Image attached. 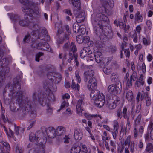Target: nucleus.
I'll return each instance as SVG.
<instances>
[{
  "label": "nucleus",
  "mask_w": 153,
  "mask_h": 153,
  "mask_svg": "<svg viewBox=\"0 0 153 153\" xmlns=\"http://www.w3.org/2000/svg\"><path fill=\"white\" fill-rule=\"evenodd\" d=\"M83 136V133L80 129H76L74 131V137L76 140H80Z\"/></svg>",
  "instance_id": "obj_25"
},
{
  "label": "nucleus",
  "mask_w": 153,
  "mask_h": 153,
  "mask_svg": "<svg viewBox=\"0 0 153 153\" xmlns=\"http://www.w3.org/2000/svg\"><path fill=\"white\" fill-rule=\"evenodd\" d=\"M47 112L49 114H51L53 111V109L51 107V106L48 104H47Z\"/></svg>",
  "instance_id": "obj_56"
},
{
  "label": "nucleus",
  "mask_w": 153,
  "mask_h": 153,
  "mask_svg": "<svg viewBox=\"0 0 153 153\" xmlns=\"http://www.w3.org/2000/svg\"><path fill=\"white\" fill-rule=\"evenodd\" d=\"M26 15L24 16L25 19H20L18 22L19 25L22 27H28L30 22H29L28 18L27 16L26 17Z\"/></svg>",
  "instance_id": "obj_19"
},
{
  "label": "nucleus",
  "mask_w": 153,
  "mask_h": 153,
  "mask_svg": "<svg viewBox=\"0 0 153 153\" xmlns=\"http://www.w3.org/2000/svg\"><path fill=\"white\" fill-rule=\"evenodd\" d=\"M122 86L120 83L115 84L114 94H118L121 92Z\"/></svg>",
  "instance_id": "obj_30"
},
{
  "label": "nucleus",
  "mask_w": 153,
  "mask_h": 153,
  "mask_svg": "<svg viewBox=\"0 0 153 153\" xmlns=\"http://www.w3.org/2000/svg\"><path fill=\"white\" fill-rule=\"evenodd\" d=\"M80 10H77L76 8L74 10V13L76 16V21L78 23L83 22L85 18V13L83 11H80Z\"/></svg>",
  "instance_id": "obj_12"
},
{
  "label": "nucleus",
  "mask_w": 153,
  "mask_h": 153,
  "mask_svg": "<svg viewBox=\"0 0 153 153\" xmlns=\"http://www.w3.org/2000/svg\"><path fill=\"white\" fill-rule=\"evenodd\" d=\"M69 3L71 4L77 10H81V3L80 0H69Z\"/></svg>",
  "instance_id": "obj_22"
},
{
  "label": "nucleus",
  "mask_w": 153,
  "mask_h": 153,
  "mask_svg": "<svg viewBox=\"0 0 153 153\" xmlns=\"http://www.w3.org/2000/svg\"><path fill=\"white\" fill-rule=\"evenodd\" d=\"M2 145L6 150H8L10 149V146L7 143L4 142L2 143Z\"/></svg>",
  "instance_id": "obj_63"
},
{
  "label": "nucleus",
  "mask_w": 153,
  "mask_h": 153,
  "mask_svg": "<svg viewBox=\"0 0 153 153\" xmlns=\"http://www.w3.org/2000/svg\"><path fill=\"white\" fill-rule=\"evenodd\" d=\"M127 74H126V78L125 81L126 82V91H127V90L128 89V88L130 87V86L132 85V81L130 80L128 78V76L127 77Z\"/></svg>",
  "instance_id": "obj_36"
},
{
  "label": "nucleus",
  "mask_w": 153,
  "mask_h": 153,
  "mask_svg": "<svg viewBox=\"0 0 153 153\" xmlns=\"http://www.w3.org/2000/svg\"><path fill=\"white\" fill-rule=\"evenodd\" d=\"M65 130V128L64 127L58 126L56 130V136H61Z\"/></svg>",
  "instance_id": "obj_28"
},
{
  "label": "nucleus",
  "mask_w": 153,
  "mask_h": 153,
  "mask_svg": "<svg viewBox=\"0 0 153 153\" xmlns=\"http://www.w3.org/2000/svg\"><path fill=\"white\" fill-rule=\"evenodd\" d=\"M61 137L62 142L65 143H69V140L70 138L68 137V136L63 135L61 136Z\"/></svg>",
  "instance_id": "obj_37"
},
{
  "label": "nucleus",
  "mask_w": 153,
  "mask_h": 153,
  "mask_svg": "<svg viewBox=\"0 0 153 153\" xmlns=\"http://www.w3.org/2000/svg\"><path fill=\"white\" fill-rule=\"evenodd\" d=\"M31 35L27 34L25 36L23 39V41L24 42L27 43H30L31 42H33L38 39L37 36L36 35V33L34 31H32L31 33Z\"/></svg>",
  "instance_id": "obj_14"
},
{
  "label": "nucleus",
  "mask_w": 153,
  "mask_h": 153,
  "mask_svg": "<svg viewBox=\"0 0 153 153\" xmlns=\"http://www.w3.org/2000/svg\"><path fill=\"white\" fill-rule=\"evenodd\" d=\"M45 131L48 136L50 138H54L56 136V130L53 127H49Z\"/></svg>",
  "instance_id": "obj_17"
},
{
  "label": "nucleus",
  "mask_w": 153,
  "mask_h": 153,
  "mask_svg": "<svg viewBox=\"0 0 153 153\" xmlns=\"http://www.w3.org/2000/svg\"><path fill=\"white\" fill-rule=\"evenodd\" d=\"M143 17L140 15V12L137 11L135 15V21L138 22H142L143 20Z\"/></svg>",
  "instance_id": "obj_33"
},
{
  "label": "nucleus",
  "mask_w": 153,
  "mask_h": 153,
  "mask_svg": "<svg viewBox=\"0 0 153 153\" xmlns=\"http://www.w3.org/2000/svg\"><path fill=\"white\" fill-rule=\"evenodd\" d=\"M60 29H58V31L59 34H62V38L61 39L59 38L57 39V42L59 44H62L68 40L70 37V34L67 33L66 32H63L62 33L60 31Z\"/></svg>",
  "instance_id": "obj_15"
},
{
  "label": "nucleus",
  "mask_w": 153,
  "mask_h": 153,
  "mask_svg": "<svg viewBox=\"0 0 153 153\" xmlns=\"http://www.w3.org/2000/svg\"><path fill=\"white\" fill-rule=\"evenodd\" d=\"M153 149V146L152 144L151 143H148L146 146V151L149 152Z\"/></svg>",
  "instance_id": "obj_52"
},
{
  "label": "nucleus",
  "mask_w": 153,
  "mask_h": 153,
  "mask_svg": "<svg viewBox=\"0 0 153 153\" xmlns=\"http://www.w3.org/2000/svg\"><path fill=\"white\" fill-rule=\"evenodd\" d=\"M20 2L24 5L22 8V10L25 13L26 15L31 17L33 14L38 15L39 13L40 10L38 7H35L34 10H33L29 7L30 4L28 1L27 0H20Z\"/></svg>",
  "instance_id": "obj_6"
},
{
  "label": "nucleus",
  "mask_w": 153,
  "mask_h": 153,
  "mask_svg": "<svg viewBox=\"0 0 153 153\" xmlns=\"http://www.w3.org/2000/svg\"><path fill=\"white\" fill-rule=\"evenodd\" d=\"M117 117H119L120 119L122 117L123 115L121 109L120 108L118 109L117 111Z\"/></svg>",
  "instance_id": "obj_59"
},
{
  "label": "nucleus",
  "mask_w": 153,
  "mask_h": 153,
  "mask_svg": "<svg viewBox=\"0 0 153 153\" xmlns=\"http://www.w3.org/2000/svg\"><path fill=\"white\" fill-rule=\"evenodd\" d=\"M126 97L129 102H131L134 100L133 94L131 91H129L127 92Z\"/></svg>",
  "instance_id": "obj_32"
},
{
  "label": "nucleus",
  "mask_w": 153,
  "mask_h": 153,
  "mask_svg": "<svg viewBox=\"0 0 153 153\" xmlns=\"http://www.w3.org/2000/svg\"><path fill=\"white\" fill-rule=\"evenodd\" d=\"M103 71L105 74L108 75L110 74L112 70L110 67H105L103 68Z\"/></svg>",
  "instance_id": "obj_42"
},
{
  "label": "nucleus",
  "mask_w": 153,
  "mask_h": 153,
  "mask_svg": "<svg viewBox=\"0 0 153 153\" xmlns=\"http://www.w3.org/2000/svg\"><path fill=\"white\" fill-rule=\"evenodd\" d=\"M111 79L113 82H116L118 80V76L116 73H112L111 76Z\"/></svg>",
  "instance_id": "obj_39"
},
{
  "label": "nucleus",
  "mask_w": 153,
  "mask_h": 153,
  "mask_svg": "<svg viewBox=\"0 0 153 153\" xmlns=\"http://www.w3.org/2000/svg\"><path fill=\"white\" fill-rule=\"evenodd\" d=\"M85 116L89 120L91 119L93 117H96L98 116L97 114L91 115L88 113H85Z\"/></svg>",
  "instance_id": "obj_48"
},
{
  "label": "nucleus",
  "mask_w": 153,
  "mask_h": 153,
  "mask_svg": "<svg viewBox=\"0 0 153 153\" xmlns=\"http://www.w3.org/2000/svg\"><path fill=\"white\" fill-rule=\"evenodd\" d=\"M68 102L65 101H64L62 103L60 109L58 110V111H60L64 107H68Z\"/></svg>",
  "instance_id": "obj_50"
},
{
  "label": "nucleus",
  "mask_w": 153,
  "mask_h": 153,
  "mask_svg": "<svg viewBox=\"0 0 153 153\" xmlns=\"http://www.w3.org/2000/svg\"><path fill=\"white\" fill-rule=\"evenodd\" d=\"M94 74V70L91 69H89V70L85 72L84 73V81L85 82L89 80L87 85V87L89 90H91L92 92H94L95 90L97 88V83L95 79L92 77Z\"/></svg>",
  "instance_id": "obj_4"
},
{
  "label": "nucleus",
  "mask_w": 153,
  "mask_h": 153,
  "mask_svg": "<svg viewBox=\"0 0 153 153\" xmlns=\"http://www.w3.org/2000/svg\"><path fill=\"white\" fill-rule=\"evenodd\" d=\"M146 105L147 106H150L151 104V100L150 98L149 97H148L146 99Z\"/></svg>",
  "instance_id": "obj_62"
},
{
  "label": "nucleus",
  "mask_w": 153,
  "mask_h": 153,
  "mask_svg": "<svg viewBox=\"0 0 153 153\" xmlns=\"http://www.w3.org/2000/svg\"><path fill=\"white\" fill-rule=\"evenodd\" d=\"M115 84L109 85L108 88V91L111 93L114 94Z\"/></svg>",
  "instance_id": "obj_40"
},
{
  "label": "nucleus",
  "mask_w": 153,
  "mask_h": 153,
  "mask_svg": "<svg viewBox=\"0 0 153 153\" xmlns=\"http://www.w3.org/2000/svg\"><path fill=\"white\" fill-rule=\"evenodd\" d=\"M33 151H34L33 153H44L45 151L43 149L41 148L39 150L38 149H36L34 150L33 149H31L28 153H31Z\"/></svg>",
  "instance_id": "obj_38"
},
{
  "label": "nucleus",
  "mask_w": 153,
  "mask_h": 153,
  "mask_svg": "<svg viewBox=\"0 0 153 153\" xmlns=\"http://www.w3.org/2000/svg\"><path fill=\"white\" fill-rule=\"evenodd\" d=\"M92 59H90V60H93V59L95 60L96 62L97 63H101L104 64L105 62L104 60V59H105V58H93Z\"/></svg>",
  "instance_id": "obj_43"
},
{
  "label": "nucleus",
  "mask_w": 153,
  "mask_h": 153,
  "mask_svg": "<svg viewBox=\"0 0 153 153\" xmlns=\"http://www.w3.org/2000/svg\"><path fill=\"white\" fill-rule=\"evenodd\" d=\"M73 30L75 33H83L80 27L77 23H75L73 25Z\"/></svg>",
  "instance_id": "obj_29"
},
{
  "label": "nucleus",
  "mask_w": 153,
  "mask_h": 153,
  "mask_svg": "<svg viewBox=\"0 0 153 153\" xmlns=\"http://www.w3.org/2000/svg\"><path fill=\"white\" fill-rule=\"evenodd\" d=\"M120 98L116 95H114L111 99H108L105 104L106 107L110 109L115 108L120 103Z\"/></svg>",
  "instance_id": "obj_10"
},
{
  "label": "nucleus",
  "mask_w": 153,
  "mask_h": 153,
  "mask_svg": "<svg viewBox=\"0 0 153 153\" xmlns=\"http://www.w3.org/2000/svg\"><path fill=\"white\" fill-rule=\"evenodd\" d=\"M8 58H0V88L4 83L6 74L9 71V68L8 66L10 63Z\"/></svg>",
  "instance_id": "obj_3"
},
{
  "label": "nucleus",
  "mask_w": 153,
  "mask_h": 153,
  "mask_svg": "<svg viewBox=\"0 0 153 153\" xmlns=\"http://www.w3.org/2000/svg\"><path fill=\"white\" fill-rule=\"evenodd\" d=\"M71 87L73 88H74L75 89H77L79 91L80 88V86L78 84L76 85L75 82H74V80L72 81V84Z\"/></svg>",
  "instance_id": "obj_47"
},
{
  "label": "nucleus",
  "mask_w": 153,
  "mask_h": 153,
  "mask_svg": "<svg viewBox=\"0 0 153 153\" xmlns=\"http://www.w3.org/2000/svg\"><path fill=\"white\" fill-rule=\"evenodd\" d=\"M41 33L38 36V39L44 40L45 41H48L50 40V38L48 34V31L45 28L42 29Z\"/></svg>",
  "instance_id": "obj_16"
},
{
  "label": "nucleus",
  "mask_w": 153,
  "mask_h": 153,
  "mask_svg": "<svg viewBox=\"0 0 153 153\" xmlns=\"http://www.w3.org/2000/svg\"><path fill=\"white\" fill-rule=\"evenodd\" d=\"M75 76L78 82L80 83L81 82L80 76L79 75V73L78 71H77L76 72Z\"/></svg>",
  "instance_id": "obj_61"
},
{
  "label": "nucleus",
  "mask_w": 153,
  "mask_h": 153,
  "mask_svg": "<svg viewBox=\"0 0 153 153\" xmlns=\"http://www.w3.org/2000/svg\"><path fill=\"white\" fill-rule=\"evenodd\" d=\"M14 126L15 127V133L17 135H18L19 134V131L21 129L22 131V133L24 131V129L23 128L17 126L15 124H14Z\"/></svg>",
  "instance_id": "obj_41"
},
{
  "label": "nucleus",
  "mask_w": 153,
  "mask_h": 153,
  "mask_svg": "<svg viewBox=\"0 0 153 153\" xmlns=\"http://www.w3.org/2000/svg\"><path fill=\"white\" fill-rule=\"evenodd\" d=\"M140 96L141 100V101L144 99H146L148 97H149L148 92H144L142 91L141 93L139 92L137 97V99L138 100V101H139V99L140 97Z\"/></svg>",
  "instance_id": "obj_24"
},
{
  "label": "nucleus",
  "mask_w": 153,
  "mask_h": 153,
  "mask_svg": "<svg viewBox=\"0 0 153 153\" xmlns=\"http://www.w3.org/2000/svg\"><path fill=\"white\" fill-rule=\"evenodd\" d=\"M32 43L31 45V46L32 48H36L38 49H39V46L41 44L40 43H37L35 42V41L31 42Z\"/></svg>",
  "instance_id": "obj_46"
},
{
  "label": "nucleus",
  "mask_w": 153,
  "mask_h": 153,
  "mask_svg": "<svg viewBox=\"0 0 153 153\" xmlns=\"http://www.w3.org/2000/svg\"><path fill=\"white\" fill-rule=\"evenodd\" d=\"M137 76V73L134 72L130 76V80L131 81H135L136 80Z\"/></svg>",
  "instance_id": "obj_51"
},
{
  "label": "nucleus",
  "mask_w": 153,
  "mask_h": 153,
  "mask_svg": "<svg viewBox=\"0 0 153 153\" xmlns=\"http://www.w3.org/2000/svg\"><path fill=\"white\" fill-rule=\"evenodd\" d=\"M90 97L94 101L96 105L99 107H101L104 105L105 102V97L103 94H100L98 91H95L94 92L91 93Z\"/></svg>",
  "instance_id": "obj_7"
},
{
  "label": "nucleus",
  "mask_w": 153,
  "mask_h": 153,
  "mask_svg": "<svg viewBox=\"0 0 153 153\" xmlns=\"http://www.w3.org/2000/svg\"><path fill=\"white\" fill-rule=\"evenodd\" d=\"M83 36L81 35H79L76 37V40L78 42L79 44L83 43Z\"/></svg>",
  "instance_id": "obj_49"
},
{
  "label": "nucleus",
  "mask_w": 153,
  "mask_h": 153,
  "mask_svg": "<svg viewBox=\"0 0 153 153\" xmlns=\"http://www.w3.org/2000/svg\"><path fill=\"white\" fill-rule=\"evenodd\" d=\"M43 88L45 92H50V91H55L56 90V86L54 85L52 81L49 79L46 81L44 83Z\"/></svg>",
  "instance_id": "obj_11"
},
{
  "label": "nucleus",
  "mask_w": 153,
  "mask_h": 153,
  "mask_svg": "<svg viewBox=\"0 0 153 153\" xmlns=\"http://www.w3.org/2000/svg\"><path fill=\"white\" fill-rule=\"evenodd\" d=\"M28 27L31 29H33V31H34L35 33V31L38 30L39 29V27L38 25L32 22H30Z\"/></svg>",
  "instance_id": "obj_34"
},
{
  "label": "nucleus",
  "mask_w": 153,
  "mask_h": 153,
  "mask_svg": "<svg viewBox=\"0 0 153 153\" xmlns=\"http://www.w3.org/2000/svg\"><path fill=\"white\" fill-rule=\"evenodd\" d=\"M91 21L94 27V30L95 33L97 36H102V33H103L105 32L106 36L108 39H111L113 34L112 30L108 28V30L105 31L104 30L102 24L103 22L108 21V19L107 16L102 14H98L95 15H92L91 16Z\"/></svg>",
  "instance_id": "obj_2"
},
{
  "label": "nucleus",
  "mask_w": 153,
  "mask_h": 153,
  "mask_svg": "<svg viewBox=\"0 0 153 153\" xmlns=\"http://www.w3.org/2000/svg\"><path fill=\"white\" fill-rule=\"evenodd\" d=\"M21 81L20 76H17L14 79L12 85L8 83L6 85L4 90V94L6 92L7 89H9L12 95V99L17 101L20 110H22L24 114L29 113L31 117L34 118L36 117V114L33 107L34 103L31 102L28 97H26L24 100H23L24 93L20 91Z\"/></svg>",
  "instance_id": "obj_1"
},
{
  "label": "nucleus",
  "mask_w": 153,
  "mask_h": 153,
  "mask_svg": "<svg viewBox=\"0 0 153 153\" xmlns=\"http://www.w3.org/2000/svg\"><path fill=\"white\" fill-rule=\"evenodd\" d=\"M69 49H70L68 54L69 57H77V48L74 42H72L70 44L69 41L64 45L63 49L64 52L59 54V57H66L67 56V53L65 52L68 51Z\"/></svg>",
  "instance_id": "obj_5"
},
{
  "label": "nucleus",
  "mask_w": 153,
  "mask_h": 153,
  "mask_svg": "<svg viewBox=\"0 0 153 153\" xmlns=\"http://www.w3.org/2000/svg\"><path fill=\"white\" fill-rule=\"evenodd\" d=\"M16 153H22V150L21 147H20L19 145H17L16 149Z\"/></svg>",
  "instance_id": "obj_57"
},
{
  "label": "nucleus",
  "mask_w": 153,
  "mask_h": 153,
  "mask_svg": "<svg viewBox=\"0 0 153 153\" xmlns=\"http://www.w3.org/2000/svg\"><path fill=\"white\" fill-rule=\"evenodd\" d=\"M141 115L140 114H139L135 120V124L136 125H138L141 120Z\"/></svg>",
  "instance_id": "obj_53"
},
{
  "label": "nucleus",
  "mask_w": 153,
  "mask_h": 153,
  "mask_svg": "<svg viewBox=\"0 0 153 153\" xmlns=\"http://www.w3.org/2000/svg\"><path fill=\"white\" fill-rule=\"evenodd\" d=\"M10 109L13 112H16L18 110V108L16 109V106L14 104H13L10 105Z\"/></svg>",
  "instance_id": "obj_55"
},
{
  "label": "nucleus",
  "mask_w": 153,
  "mask_h": 153,
  "mask_svg": "<svg viewBox=\"0 0 153 153\" xmlns=\"http://www.w3.org/2000/svg\"><path fill=\"white\" fill-rule=\"evenodd\" d=\"M51 91L50 92H45V94L46 95L44 94V98L46 97V100L47 99L49 100H55V97L52 92L51 93Z\"/></svg>",
  "instance_id": "obj_27"
},
{
  "label": "nucleus",
  "mask_w": 153,
  "mask_h": 153,
  "mask_svg": "<svg viewBox=\"0 0 153 153\" xmlns=\"http://www.w3.org/2000/svg\"><path fill=\"white\" fill-rule=\"evenodd\" d=\"M43 134V133L40 131H37L35 134L31 133L29 135L30 140L32 142L36 141L39 143L43 144L46 142L47 139L45 137L43 138H40V136Z\"/></svg>",
  "instance_id": "obj_8"
},
{
  "label": "nucleus",
  "mask_w": 153,
  "mask_h": 153,
  "mask_svg": "<svg viewBox=\"0 0 153 153\" xmlns=\"http://www.w3.org/2000/svg\"><path fill=\"white\" fill-rule=\"evenodd\" d=\"M8 15L14 23H16L17 22H18L21 19L20 16L13 13H8Z\"/></svg>",
  "instance_id": "obj_20"
},
{
  "label": "nucleus",
  "mask_w": 153,
  "mask_h": 153,
  "mask_svg": "<svg viewBox=\"0 0 153 153\" xmlns=\"http://www.w3.org/2000/svg\"><path fill=\"white\" fill-rule=\"evenodd\" d=\"M41 45L39 46V49L48 51L51 52L52 51L51 49L50 48V46L48 43L46 42H42L40 43Z\"/></svg>",
  "instance_id": "obj_23"
},
{
  "label": "nucleus",
  "mask_w": 153,
  "mask_h": 153,
  "mask_svg": "<svg viewBox=\"0 0 153 153\" xmlns=\"http://www.w3.org/2000/svg\"><path fill=\"white\" fill-rule=\"evenodd\" d=\"M90 50V49L87 47H85L83 48V49L81 50L80 53L81 57H85L86 56L85 55V53L88 52Z\"/></svg>",
  "instance_id": "obj_35"
},
{
  "label": "nucleus",
  "mask_w": 153,
  "mask_h": 153,
  "mask_svg": "<svg viewBox=\"0 0 153 153\" xmlns=\"http://www.w3.org/2000/svg\"><path fill=\"white\" fill-rule=\"evenodd\" d=\"M122 113L123 115V117L125 119H127V124H126V127H128V128L130 127V124L129 121V116L127 114V109L126 107H124Z\"/></svg>",
  "instance_id": "obj_26"
},
{
  "label": "nucleus",
  "mask_w": 153,
  "mask_h": 153,
  "mask_svg": "<svg viewBox=\"0 0 153 153\" xmlns=\"http://www.w3.org/2000/svg\"><path fill=\"white\" fill-rule=\"evenodd\" d=\"M48 78L52 81H54L55 83H58L62 79V76L59 74H56L53 73H48L47 74Z\"/></svg>",
  "instance_id": "obj_13"
},
{
  "label": "nucleus",
  "mask_w": 153,
  "mask_h": 153,
  "mask_svg": "<svg viewBox=\"0 0 153 153\" xmlns=\"http://www.w3.org/2000/svg\"><path fill=\"white\" fill-rule=\"evenodd\" d=\"M119 128H114V131L112 132V135L114 139L116 138V136L118 134V130Z\"/></svg>",
  "instance_id": "obj_54"
},
{
  "label": "nucleus",
  "mask_w": 153,
  "mask_h": 153,
  "mask_svg": "<svg viewBox=\"0 0 153 153\" xmlns=\"http://www.w3.org/2000/svg\"><path fill=\"white\" fill-rule=\"evenodd\" d=\"M83 43L86 44L88 43V42L90 40V38L88 36H83Z\"/></svg>",
  "instance_id": "obj_60"
},
{
  "label": "nucleus",
  "mask_w": 153,
  "mask_h": 153,
  "mask_svg": "<svg viewBox=\"0 0 153 153\" xmlns=\"http://www.w3.org/2000/svg\"><path fill=\"white\" fill-rule=\"evenodd\" d=\"M39 94H41V93L39 92H35L33 94L32 97L34 103L36 104L39 102L42 105H45L46 103V97L44 98V94H42V95H41L40 96Z\"/></svg>",
  "instance_id": "obj_9"
},
{
  "label": "nucleus",
  "mask_w": 153,
  "mask_h": 153,
  "mask_svg": "<svg viewBox=\"0 0 153 153\" xmlns=\"http://www.w3.org/2000/svg\"><path fill=\"white\" fill-rule=\"evenodd\" d=\"M122 86L120 83L115 84L114 94H118L121 92Z\"/></svg>",
  "instance_id": "obj_31"
},
{
  "label": "nucleus",
  "mask_w": 153,
  "mask_h": 153,
  "mask_svg": "<svg viewBox=\"0 0 153 153\" xmlns=\"http://www.w3.org/2000/svg\"><path fill=\"white\" fill-rule=\"evenodd\" d=\"M134 142L132 141L131 142V145H130V151H131L133 152L134 150Z\"/></svg>",
  "instance_id": "obj_64"
},
{
  "label": "nucleus",
  "mask_w": 153,
  "mask_h": 153,
  "mask_svg": "<svg viewBox=\"0 0 153 153\" xmlns=\"http://www.w3.org/2000/svg\"><path fill=\"white\" fill-rule=\"evenodd\" d=\"M109 0H100L102 5L104 8H106L108 5H109Z\"/></svg>",
  "instance_id": "obj_45"
},
{
  "label": "nucleus",
  "mask_w": 153,
  "mask_h": 153,
  "mask_svg": "<svg viewBox=\"0 0 153 153\" xmlns=\"http://www.w3.org/2000/svg\"><path fill=\"white\" fill-rule=\"evenodd\" d=\"M34 53V50L33 49H28L26 52V55L27 56H32Z\"/></svg>",
  "instance_id": "obj_44"
},
{
  "label": "nucleus",
  "mask_w": 153,
  "mask_h": 153,
  "mask_svg": "<svg viewBox=\"0 0 153 153\" xmlns=\"http://www.w3.org/2000/svg\"><path fill=\"white\" fill-rule=\"evenodd\" d=\"M80 146L79 143L74 144L71 150V153H79L81 150Z\"/></svg>",
  "instance_id": "obj_21"
},
{
  "label": "nucleus",
  "mask_w": 153,
  "mask_h": 153,
  "mask_svg": "<svg viewBox=\"0 0 153 153\" xmlns=\"http://www.w3.org/2000/svg\"><path fill=\"white\" fill-rule=\"evenodd\" d=\"M66 32L67 33L70 34L71 32V30L69 29V27L68 25H65L64 28V32Z\"/></svg>",
  "instance_id": "obj_58"
},
{
  "label": "nucleus",
  "mask_w": 153,
  "mask_h": 153,
  "mask_svg": "<svg viewBox=\"0 0 153 153\" xmlns=\"http://www.w3.org/2000/svg\"><path fill=\"white\" fill-rule=\"evenodd\" d=\"M84 103L83 99H82L78 101L76 108L77 113L79 115H82V111L83 110L82 105Z\"/></svg>",
  "instance_id": "obj_18"
}]
</instances>
